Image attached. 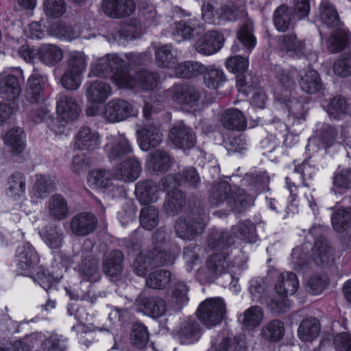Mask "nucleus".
I'll use <instances>...</instances> for the list:
<instances>
[{
  "instance_id": "5701e85b",
  "label": "nucleus",
  "mask_w": 351,
  "mask_h": 351,
  "mask_svg": "<svg viewBox=\"0 0 351 351\" xmlns=\"http://www.w3.org/2000/svg\"><path fill=\"white\" fill-rule=\"evenodd\" d=\"M21 87L18 78L14 75L2 76L0 79V97L14 101L21 95Z\"/></svg>"
},
{
  "instance_id": "603ef678",
  "label": "nucleus",
  "mask_w": 351,
  "mask_h": 351,
  "mask_svg": "<svg viewBox=\"0 0 351 351\" xmlns=\"http://www.w3.org/2000/svg\"><path fill=\"white\" fill-rule=\"evenodd\" d=\"M25 133L21 128H12L4 136V143L12 152H21L25 147Z\"/></svg>"
},
{
  "instance_id": "13d9d810",
  "label": "nucleus",
  "mask_w": 351,
  "mask_h": 351,
  "mask_svg": "<svg viewBox=\"0 0 351 351\" xmlns=\"http://www.w3.org/2000/svg\"><path fill=\"white\" fill-rule=\"evenodd\" d=\"M204 81L206 86L212 89H217L223 82L226 77L223 71L215 67H205Z\"/></svg>"
},
{
  "instance_id": "7ed1b4c3",
  "label": "nucleus",
  "mask_w": 351,
  "mask_h": 351,
  "mask_svg": "<svg viewBox=\"0 0 351 351\" xmlns=\"http://www.w3.org/2000/svg\"><path fill=\"white\" fill-rule=\"evenodd\" d=\"M226 312V304L221 298H209L199 305L197 310L199 319L208 328L219 324Z\"/></svg>"
},
{
  "instance_id": "39448f33",
  "label": "nucleus",
  "mask_w": 351,
  "mask_h": 351,
  "mask_svg": "<svg viewBox=\"0 0 351 351\" xmlns=\"http://www.w3.org/2000/svg\"><path fill=\"white\" fill-rule=\"evenodd\" d=\"M124 60L117 54H107L91 64L88 77H110L113 82V75L117 73H126L123 68Z\"/></svg>"
},
{
  "instance_id": "bf43d9fd",
  "label": "nucleus",
  "mask_w": 351,
  "mask_h": 351,
  "mask_svg": "<svg viewBox=\"0 0 351 351\" xmlns=\"http://www.w3.org/2000/svg\"><path fill=\"white\" fill-rule=\"evenodd\" d=\"M287 95H285V97H281L280 99L285 103L289 110V116L290 118H293V121L300 122L301 119H304L305 117V109L303 103L300 102L295 98H291L287 99Z\"/></svg>"
},
{
  "instance_id": "f257e3e1",
  "label": "nucleus",
  "mask_w": 351,
  "mask_h": 351,
  "mask_svg": "<svg viewBox=\"0 0 351 351\" xmlns=\"http://www.w3.org/2000/svg\"><path fill=\"white\" fill-rule=\"evenodd\" d=\"M232 236L228 231H223L212 234L208 241V245L213 248L223 249L234 243V237L247 243H253L257 240L255 224L249 220L240 221L231 229Z\"/></svg>"
},
{
  "instance_id": "f03ea898",
  "label": "nucleus",
  "mask_w": 351,
  "mask_h": 351,
  "mask_svg": "<svg viewBox=\"0 0 351 351\" xmlns=\"http://www.w3.org/2000/svg\"><path fill=\"white\" fill-rule=\"evenodd\" d=\"M113 82L119 87L133 88L138 87L143 90H154L158 88L160 77L154 71H139L131 77L128 73H117L113 75Z\"/></svg>"
},
{
  "instance_id": "4be33fe9",
  "label": "nucleus",
  "mask_w": 351,
  "mask_h": 351,
  "mask_svg": "<svg viewBox=\"0 0 351 351\" xmlns=\"http://www.w3.org/2000/svg\"><path fill=\"white\" fill-rule=\"evenodd\" d=\"M222 126L228 130H244L247 127V120L241 111L236 108L225 110L221 115Z\"/></svg>"
},
{
  "instance_id": "c85d7f7f",
  "label": "nucleus",
  "mask_w": 351,
  "mask_h": 351,
  "mask_svg": "<svg viewBox=\"0 0 351 351\" xmlns=\"http://www.w3.org/2000/svg\"><path fill=\"white\" fill-rule=\"evenodd\" d=\"M139 304L146 315L154 318L160 317L167 311L165 301L159 297H143L139 300Z\"/></svg>"
},
{
  "instance_id": "680f3d73",
  "label": "nucleus",
  "mask_w": 351,
  "mask_h": 351,
  "mask_svg": "<svg viewBox=\"0 0 351 351\" xmlns=\"http://www.w3.org/2000/svg\"><path fill=\"white\" fill-rule=\"evenodd\" d=\"M269 308L276 314L287 312L290 308L289 300L287 294L276 293L267 301Z\"/></svg>"
},
{
  "instance_id": "0eeeda50",
  "label": "nucleus",
  "mask_w": 351,
  "mask_h": 351,
  "mask_svg": "<svg viewBox=\"0 0 351 351\" xmlns=\"http://www.w3.org/2000/svg\"><path fill=\"white\" fill-rule=\"evenodd\" d=\"M106 140L104 152L111 162L120 160L134 151L132 143L124 134H111Z\"/></svg>"
},
{
  "instance_id": "2eb2a0df",
  "label": "nucleus",
  "mask_w": 351,
  "mask_h": 351,
  "mask_svg": "<svg viewBox=\"0 0 351 351\" xmlns=\"http://www.w3.org/2000/svg\"><path fill=\"white\" fill-rule=\"evenodd\" d=\"M101 8L109 17L121 19L131 15L136 9V3L133 0H104Z\"/></svg>"
},
{
  "instance_id": "f704fd0d",
  "label": "nucleus",
  "mask_w": 351,
  "mask_h": 351,
  "mask_svg": "<svg viewBox=\"0 0 351 351\" xmlns=\"http://www.w3.org/2000/svg\"><path fill=\"white\" fill-rule=\"evenodd\" d=\"M178 335L182 343L189 344L197 341L200 337L199 323L191 319L182 322L178 330Z\"/></svg>"
},
{
  "instance_id": "2f4dec72",
  "label": "nucleus",
  "mask_w": 351,
  "mask_h": 351,
  "mask_svg": "<svg viewBox=\"0 0 351 351\" xmlns=\"http://www.w3.org/2000/svg\"><path fill=\"white\" fill-rule=\"evenodd\" d=\"M123 254L118 250L110 252L103 261L104 273L109 276H117L123 271Z\"/></svg>"
},
{
  "instance_id": "052dcab7",
  "label": "nucleus",
  "mask_w": 351,
  "mask_h": 351,
  "mask_svg": "<svg viewBox=\"0 0 351 351\" xmlns=\"http://www.w3.org/2000/svg\"><path fill=\"white\" fill-rule=\"evenodd\" d=\"M54 188L55 181L52 178L40 175L37 176L34 192L36 197L43 198L51 193Z\"/></svg>"
},
{
  "instance_id": "a211bd4d",
  "label": "nucleus",
  "mask_w": 351,
  "mask_h": 351,
  "mask_svg": "<svg viewBox=\"0 0 351 351\" xmlns=\"http://www.w3.org/2000/svg\"><path fill=\"white\" fill-rule=\"evenodd\" d=\"M280 49L292 58H300L306 55V43L298 39L295 33L280 35L278 38Z\"/></svg>"
},
{
  "instance_id": "f3484780",
  "label": "nucleus",
  "mask_w": 351,
  "mask_h": 351,
  "mask_svg": "<svg viewBox=\"0 0 351 351\" xmlns=\"http://www.w3.org/2000/svg\"><path fill=\"white\" fill-rule=\"evenodd\" d=\"M56 112L59 119L69 123L78 118L80 108L74 97L69 95H61L57 100Z\"/></svg>"
},
{
  "instance_id": "a878e982",
  "label": "nucleus",
  "mask_w": 351,
  "mask_h": 351,
  "mask_svg": "<svg viewBox=\"0 0 351 351\" xmlns=\"http://www.w3.org/2000/svg\"><path fill=\"white\" fill-rule=\"evenodd\" d=\"M254 199L253 194L248 195L243 189L236 188L232 190L227 205L234 212L240 213L250 207Z\"/></svg>"
},
{
  "instance_id": "cd10ccee",
  "label": "nucleus",
  "mask_w": 351,
  "mask_h": 351,
  "mask_svg": "<svg viewBox=\"0 0 351 351\" xmlns=\"http://www.w3.org/2000/svg\"><path fill=\"white\" fill-rule=\"evenodd\" d=\"M86 93L89 102L101 104L110 95L111 87L103 81L95 80L88 86Z\"/></svg>"
},
{
  "instance_id": "58836bf2",
  "label": "nucleus",
  "mask_w": 351,
  "mask_h": 351,
  "mask_svg": "<svg viewBox=\"0 0 351 351\" xmlns=\"http://www.w3.org/2000/svg\"><path fill=\"white\" fill-rule=\"evenodd\" d=\"M273 23L276 29L281 32H285L293 27L292 12L288 6L281 5L274 10Z\"/></svg>"
},
{
  "instance_id": "dca6fc26",
  "label": "nucleus",
  "mask_w": 351,
  "mask_h": 351,
  "mask_svg": "<svg viewBox=\"0 0 351 351\" xmlns=\"http://www.w3.org/2000/svg\"><path fill=\"white\" fill-rule=\"evenodd\" d=\"M112 172L113 179L124 182H132L140 176L141 165L135 158H130L119 164Z\"/></svg>"
},
{
  "instance_id": "0e129e2a",
  "label": "nucleus",
  "mask_w": 351,
  "mask_h": 351,
  "mask_svg": "<svg viewBox=\"0 0 351 351\" xmlns=\"http://www.w3.org/2000/svg\"><path fill=\"white\" fill-rule=\"evenodd\" d=\"M195 27L196 24L192 21H182L176 23L173 35L178 42L190 39L194 35Z\"/></svg>"
},
{
  "instance_id": "6e6552de",
  "label": "nucleus",
  "mask_w": 351,
  "mask_h": 351,
  "mask_svg": "<svg viewBox=\"0 0 351 351\" xmlns=\"http://www.w3.org/2000/svg\"><path fill=\"white\" fill-rule=\"evenodd\" d=\"M113 172L106 169H93L87 176V182L96 189L112 193V196L121 195L123 192L122 187L112 184Z\"/></svg>"
},
{
  "instance_id": "3c124183",
  "label": "nucleus",
  "mask_w": 351,
  "mask_h": 351,
  "mask_svg": "<svg viewBox=\"0 0 351 351\" xmlns=\"http://www.w3.org/2000/svg\"><path fill=\"white\" fill-rule=\"evenodd\" d=\"M7 191L12 197H20L25 193L26 179L23 173L16 171L8 178Z\"/></svg>"
},
{
  "instance_id": "ea45409f",
  "label": "nucleus",
  "mask_w": 351,
  "mask_h": 351,
  "mask_svg": "<svg viewBox=\"0 0 351 351\" xmlns=\"http://www.w3.org/2000/svg\"><path fill=\"white\" fill-rule=\"evenodd\" d=\"M299 287L296 275L291 271L281 273L275 286L276 293H285L287 295L294 294Z\"/></svg>"
},
{
  "instance_id": "e433bc0d",
  "label": "nucleus",
  "mask_w": 351,
  "mask_h": 351,
  "mask_svg": "<svg viewBox=\"0 0 351 351\" xmlns=\"http://www.w3.org/2000/svg\"><path fill=\"white\" fill-rule=\"evenodd\" d=\"M185 205V195L180 190L176 189L167 193L163 210L168 215L174 216L178 215Z\"/></svg>"
},
{
  "instance_id": "1a4fd4ad",
  "label": "nucleus",
  "mask_w": 351,
  "mask_h": 351,
  "mask_svg": "<svg viewBox=\"0 0 351 351\" xmlns=\"http://www.w3.org/2000/svg\"><path fill=\"white\" fill-rule=\"evenodd\" d=\"M169 139L178 149H189L196 143V137L192 129L182 121L173 125L169 132Z\"/></svg>"
},
{
  "instance_id": "79ce46f5",
  "label": "nucleus",
  "mask_w": 351,
  "mask_h": 351,
  "mask_svg": "<svg viewBox=\"0 0 351 351\" xmlns=\"http://www.w3.org/2000/svg\"><path fill=\"white\" fill-rule=\"evenodd\" d=\"M156 62L160 67L169 69L176 66L177 52L171 45H162L155 51Z\"/></svg>"
},
{
  "instance_id": "c03bdc74",
  "label": "nucleus",
  "mask_w": 351,
  "mask_h": 351,
  "mask_svg": "<svg viewBox=\"0 0 351 351\" xmlns=\"http://www.w3.org/2000/svg\"><path fill=\"white\" fill-rule=\"evenodd\" d=\"M335 28L328 40V49L333 53L346 48L350 42V32L348 29L341 26Z\"/></svg>"
},
{
  "instance_id": "aec40b11",
  "label": "nucleus",
  "mask_w": 351,
  "mask_h": 351,
  "mask_svg": "<svg viewBox=\"0 0 351 351\" xmlns=\"http://www.w3.org/2000/svg\"><path fill=\"white\" fill-rule=\"evenodd\" d=\"M173 162V159L168 152L162 149H156L149 154L146 166L149 171L156 173H165Z\"/></svg>"
},
{
  "instance_id": "774afa93",
  "label": "nucleus",
  "mask_w": 351,
  "mask_h": 351,
  "mask_svg": "<svg viewBox=\"0 0 351 351\" xmlns=\"http://www.w3.org/2000/svg\"><path fill=\"white\" fill-rule=\"evenodd\" d=\"M336 75L348 77L351 75V53L341 55L335 61L333 67Z\"/></svg>"
},
{
  "instance_id": "a19ab883",
  "label": "nucleus",
  "mask_w": 351,
  "mask_h": 351,
  "mask_svg": "<svg viewBox=\"0 0 351 351\" xmlns=\"http://www.w3.org/2000/svg\"><path fill=\"white\" fill-rule=\"evenodd\" d=\"M17 265L19 269L26 270L38 262V256L29 243H25L16 250Z\"/></svg>"
},
{
  "instance_id": "e2e57ef3",
  "label": "nucleus",
  "mask_w": 351,
  "mask_h": 351,
  "mask_svg": "<svg viewBox=\"0 0 351 351\" xmlns=\"http://www.w3.org/2000/svg\"><path fill=\"white\" fill-rule=\"evenodd\" d=\"M202 18L208 23L219 24L221 21L220 8L209 1H204L202 5Z\"/></svg>"
},
{
  "instance_id": "72a5a7b5",
  "label": "nucleus",
  "mask_w": 351,
  "mask_h": 351,
  "mask_svg": "<svg viewBox=\"0 0 351 351\" xmlns=\"http://www.w3.org/2000/svg\"><path fill=\"white\" fill-rule=\"evenodd\" d=\"M206 266L210 275H219L230 272L232 265L224 253H216L208 257Z\"/></svg>"
},
{
  "instance_id": "09e8293b",
  "label": "nucleus",
  "mask_w": 351,
  "mask_h": 351,
  "mask_svg": "<svg viewBox=\"0 0 351 351\" xmlns=\"http://www.w3.org/2000/svg\"><path fill=\"white\" fill-rule=\"evenodd\" d=\"M40 234L45 243L51 249H58L63 241V232L56 226H49L40 231Z\"/></svg>"
},
{
  "instance_id": "4468645a",
  "label": "nucleus",
  "mask_w": 351,
  "mask_h": 351,
  "mask_svg": "<svg viewBox=\"0 0 351 351\" xmlns=\"http://www.w3.org/2000/svg\"><path fill=\"white\" fill-rule=\"evenodd\" d=\"M47 81L46 75L34 69L27 80L25 97L31 103H39L44 100V86Z\"/></svg>"
},
{
  "instance_id": "412c9836",
  "label": "nucleus",
  "mask_w": 351,
  "mask_h": 351,
  "mask_svg": "<svg viewBox=\"0 0 351 351\" xmlns=\"http://www.w3.org/2000/svg\"><path fill=\"white\" fill-rule=\"evenodd\" d=\"M100 144L99 133L87 126L80 128L75 135V148L80 150L94 151Z\"/></svg>"
},
{
  "instance_id": "4c0bfd02",
  "label": "nucleus",
  "mask_w": 351,
  "mask_h": 351,
  "mask_svg": "<svg viewBox=\"0 0 351 351\" xmlns=\"http://www.w3.org/2000/svg\"><path fill=\"white\" fill-rule=\"evenodd\" d=\"M298 83L301 90L307 94H314L322 88L318 73L311 69H308L304 75H300Z\"/></svg>"
},
{
  "instance_id": "37998d69",
  "label": "nucleus",
  "mask_w": 351,
  "mask_h": 351,
  "mask_svg": "<svg viewBox=\"0 0 351 351\" xmlns=\"http://www.w3.org/2000/svg\"><path fill=\"white\" fill-rule=\"evenodd\" d=\"M269 176L265 172L256 171L246 174L243 179L245 185L250 187L249 190L256 194L265 191L269 184Z\"/></svg>"
},
{
  "instance_id": "473e14b6",
  "label": "nucleus",
  "mask_w": 351,
  "mask_h": 351,
  "mask_svg": "<svg viewBox=\"0 0 351 351\" xmlns=\"http://www.w3.org/2000/svg\"><path fill=\"white\" fill-rule=\"evenodd\" d=\"M321 326L315 317H308L302 320L298 329V335L302 341H312L319 335Z\"/></svg>"
},
{
  "instance_id": "864d4df0",
  "label": "nucleus",
  "mask_w": 351,
  "mask_h": 351,
  "mask_svg": "<svg viewBox=\"0 0 351 351\" xmlns=\"http://www.w3.org/2000/svg\"><path fill=\"white\" fill-rule=\"evenodd\" d=\"M189 291V287L184 282L179 281L173 285L170 303L176 310H180L187 304Z\"/></svg>"
},
{
  "instance_id": "de8ad7c7",
  "label": "nucleus",
  "mask_w": 351,
  "mask_h": 351,
  "mask_svg": "<svg viewBox=\"0 0 351 351\" xmlns=\"http://www.w3.org/2000/svg\"><path fill=\"white\" fill-rule=\"evenodd\" d=\"M285 334L284 324L279 319H274L265 324L261 330V336L266 340L278 341Z\"/></svg>"
},
{
  "instance_id": "bb28decb",
  "label": "nucleus",
  "mask_w": 351,
  "mask_h": 351,
  "mask_svg": "<svg viewBox=\"0 0 351 351\" xmlns=\"http://www.w3.org/2000/svg\"><path fill=\"white\" fill-rule=\"evenodd\" d=\"M38 59L47 66H54L60 62L64 57L62 49L53 44H43L37 49Z\"/></svg>"
},
{
  "instance_id": "6ab92c4d",
  "label": "nucleus",
  "mask_w": 351,
  "mask_h": 351,
  "mask_svg": "<svg viewBox=\"0 0 351 351\" xmlns=\"http://www.w3.org/2000/svg\"><path fill=\"white\" fill-rule=\"evenodd\" d=\"M96 217L88 212L73 216L69 223L70 230L76 236H86L94 231L97 226Z\"/></svg>"
},
{
  "instance_id": "ddd939ff",
  "label": "nucleus",
  "mask_w": 351,
  "mask_h": 351,
  "mask_svg": "<svg viewBox=\"0 0 351 351\" xmlns=\"http://www.w3.org/2000/svg\"><path fill=\"white\" fill-rule=\"evenodd\" d=\"M168 92L174 101L182 105L193 106L200 98L199 90L194 86L187 84H175Z\"/></svg>"
},
{
  "instance_id": "423d86ee",
  "label": "nucleus",
  "mask_w": 351,
  "mask_h": 351,
  "mask_svg": "<svg viewBox=\"0 0 351 351\" xmlns=\"http://www.w3.org/2000/svg\"><path fill=\"white\" fill-rule=\"evenodd\" d=\"M206 215H200L197 217L193 215L188 219H179L175 225L177 235L183 240L191 241L204 230Z\"/></svg>"
},
{
  "instance_id": "9b49d317",
  "label": "nucleus",
  "mask_w": 351,
  "mask_h": 351,
  "mask_svg": "<svg viewBox=\"0 0 351 351\" xmlns=\"http://www.w3.org/2000/svg\"><path fill=\"white\" fill-rule=\"evenodd\" d=\"M136 136L139 147L145 152L158 147L163 138L160 127L153 123L145 124L137 130Z\"/></svg>"
},
{
  "instance_id": "c756f323",
  "label": "nucleus",
  "mask_w": 351,
  "mask_h": 351,
  "mask_svg": "<svg viewBox=\"0 0 351 351\" xmlns=\"http://www.w3.org/2000/svg\"><path fill=\"white\" fill-rule=\"evenodd\" d=\"M263 317V308L259 306H252L241 313L238 319L245 329L253 330L261 325Z\"/></svg>"
},
{
  "instance_id": "8fccbe9b",
  "label": "nucleus",
  "mask_w": 351,
  "mask_h": 351,
  "mask_svg": "<svg viewBox=\"0 0 351 351\" xmlns=\"http://www.w3.org/2000/svg\"><path fill=\"white\" fill-rule=\"evenodd\" d=\"M333 228L342 232L351 225V207H342L337 209L331 217Z\"/></svg>"
},
{
  "instance_id": "69168bd1",
  "label": "nucleus",
  "mask_w": 351,
  "mask_h": 351,
  "mask_svg": "<svg viewBox=\"0 0 351 351\" xmlns=\"http://www.w3.org/2000/svg\"><path fill=\"white\" fill-rule=\"evenodd\" d=\"M50 34L60 39L72 40L77 37V32L71 26L60 22L52 25L49 28Z\"/></svg>"
},
{
  "instance_id": "f8f14e48",
  "label": "nucleus",
  "mask_w": 351,
  "mask_h": 351,
  "mask_svg": "<svg viewBox=\"0 0 351 351\" xmlns=\"http://www.w3.org/2000/svg\"><path fill=\"white\" fill-rule=\"evenodd\" d=\"M224 43L223 34L217 31H208L199 37L195 43V50L203 55L210 56L222 48Z\"/></svg>"
},
{
  "instance_id": "9d476101",
  "label": "nucleus",
  "mask_w": 351,
  "mask_h": 351,
  "mask_svg": "<svg viewBox=\"0 0 351 351\" xmlns=\"http://www.w3.org/2000/svg\"><path fill=\"white\" fill-rule=\"evenodd\" d=\"M134 114L133 106L121 99H114L107 103L103 112L104 118L109 122L125 120Z\"/></svg>"
},
{
  "instance_id": "7c9ffc66",
  "label": "nucleus",
  "mask_w": 351,
  "mask_h": 351,
  "mask_svg": "<svg viewBox=\"0 0 351 351\" xmlns=\"http://www.w3.org/2000/svg\"><path fill=\"white\" fill-rule=\"evenodd\" d=\"M49 215L53 219L62 221L69 216V207L67 200L60 194L50 197L47 203Z\"/></svg>"
},
{
  "instance_id": "338daca9",
  "label": "nucleus",
  "mask_w": 351,
  "mask_h": 351,
  "mask_svg": "<svg viewBox=\"0 0 351 351\" xmlns=\"http://www.w3.org/2000/svg\"><path fill=\"white\" fill-rule=\"evenodd\" d=\"M349 110V106L345 98L335 97L331 99L328 106V112L331 117L335 119H340L345 115Z\"/></svg>"
},
{
  "instance_id": "4d7b16f0",
  "label": "nucleus",
  "mask_w": 351,
  "mask_h": 351,
  "mask_svg": "<svg viewBox=\"0 0 351 351\" xmlns=\"http://www.w3.org/2000/svg\"><path fill=\"white\" fill-rule=\"evenodd\" d=\"M171 281V273L167 270L160 269L151 273L146 280L147 287L156 289H165Z\"/></svg>"
},
{
  "instance_id": "49530a36",
  "label": "nucleus",
  "mask_w": 351,
  "mask_h": 351,
  "mask_svg": "<svg viewBox=\"0 0 351 351\" xmlns=\"http://www.w3.org/2000/svg\"><path fill=\"white\" fill-rule=\"evenodd\" d=\"M204 71L205 66L202 64L193 61H186L175 66L176 75L187 79L201 75Z\"/></svg>"
},
{
  "instance_id": "c9c22d12",
  "label": "nucleus",
  "mask_w": 351,
  "mask_h": 351,
  "mask_svg": "<svg viewBox=\"0 0 351 351\" xmlns=\"http://www.w3.org/2000/svg\"><path fill=\"white\" fill-rule=\"evenodd\" d=\"M232 190L230 184L226 181L214 183L209 191L210 203L215 206H219L224 202L228 204Z\"/></svg>"
},
{
  "instance_id": "5fc2aeb1",
  "label": "nucleus",
  "mask_w": 351,
  "mask_h": 351,
  "mask_svg": "<svg viewBox=\"0 0 351 351\" xmlns=\"http://www.w3.org/2000/svg\"><path fill=\"white\" fill-rule=\"evenodd\" d=\"M332 256L331 250L329 248L326 240L319 237L315 241L312 249V258L317 264L327 263Z\"/></svg>"
},
{
  "instance_id": "20e7f679",
  "label": "nucleus",
  "mask_w": 351,
  "mask_h": 351,
  "mask_svg": "<svg viewBox=\"0 0 351 351\" xmlns=\"http://www.w3.org/2000/svg\"><path fill=\"white\" fill-rule=\"evenodd\" d=\"M171 255L155 247L146 254H141L134 260L132 265L134 272L138 276H145L154 267L172 264Z\"/></svg>"
},
{
  "instance_id": "a18cd8bd",
  "label": "nucleus",
  "mask_w": 351,
  "mask_h": 351,
  "mask_svg": "<svg viewBox=\"0 0 351 351\" xmlns=\"http://www.w3.org/2000/svg\"><path fill=\"white\" fill-rule=\"evenodd\" d=\"M319 14L322 21L328 27H338L341 26L337 11L335 6L328 0H322L319 6Z\"/></svg>"
},
{
  "instance_id": "6e6d98bb",
  "label": "nucleus",
  "mask_w": 351,
  "mask_h": 351,
  "mask_svg": "<svg viewBox=\"0 0 351 351\" xmlns=\"http://www.w3.org/2000/svg\"><path fill=\"white\" fill-rule=\"evenodd\" d=\"M159 220V211L154 206L143 208L140 213L139 221L141 226L147 230H152L158 225Z\"/></svg>"
},
{
  "instance_id": "393cba45",
  "label": "nucleus",
  "mask_w": 351,
  "mask_h": 351,
  "mask_svg": "<svg viewBox=\"0 0 351 351\" xmlns=\"http://www.w3.org/2000/svg\"><path fill=\"white\" fill-rule=\"evenodd\" d=\"M159 192L158 186L152 180L138 182L136 184L135 193L142 204L156 202L158 199Z\"/></svg>"
},
{
  "instance_id": "b1692460",
  "label": "nucleus",
  "mask_w": 351,
  "mask_h": 351,
  "mask_svg": "<svg viewBox=\"0 0 351 351\" xmlns=\"http://www.w3.org/2000/svg\"><path fill=\"white\" fill-rule=\"evenodd\" d=\"M79 273L85 280L93 282L99 280L98 261L92 256L90 252L82 255V261L79 265Z\"/></svg>"
}]
</instances>
